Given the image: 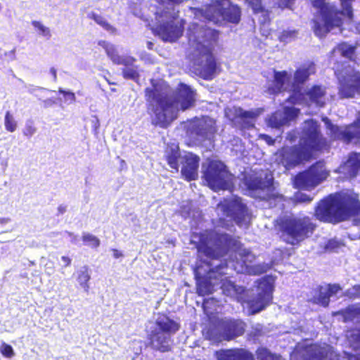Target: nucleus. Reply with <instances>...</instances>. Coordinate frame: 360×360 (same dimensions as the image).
Returning <instances> with one entry per match:
<instances>
[{"label": "nucleus", "mask_w": 360, "mask_h": 360, "mask_svg": "<svg viewBox=\"0 0 360 360\" xmlns=\"http://www.w3.org/2000/svg\"><path fill=\"white\" fill-rule=\"evenodd\" d=\"M329 148L328 142L321 131L316 121L309 120L302 130L299 143L283 146L276 153V160L286 169L310 161L316 152Z\"/></svg>", "instance_id": "1"}, {"label": "nucleus", "mask_w": 360, "mask_h": 360, "mask_svg": "<svg viewBox=\"0 0 360 360\" xmlns=\"http://www.w3.org/2000/svg\"><path fill=\"white\" fill-rule=\"evenodd\" d=\"M187 37L189 45L197 52L194 59L195 73L204 80L213 79L219 68L213 53L219 32L195 23L189 27Z\"/></svg>", "instance_id": "2"}, {"label": "nucleus", "mask_w": 360, "mask_h": 360, "mask_svg": "<svg viewBox=\"0 0 360 360\" xmlns=\"http://www.w3.org/2000/svg\"><path fill=\"white\" fill-rule=\"evenodd\" d=\"M360 215L359 194L354 191H337L320 200L314 216L320 221L336 224Z\"/></svg>", "instance_id": "3"}, {"label": "nucleus", "mask_w": 360, "mask_h": 360, "mask_svg": "<svg viewBox=\"0 0 360 360\" xmlns=\"http://www.w3.org/2000/svg\"><path fill=\"white\" fill-rule=\"evenodd\" d=\"M354 0H339L342 9L326 0H312L311 6L316 10L311 22L312 30L319 38L324 37L335 28L342 30L345 16L350 22L354 21Z\"/></svg>", "instance_id": "4"}, {"label": "nucleus", "mask_w": 360, "mask_h": 360, "mask_svg": "<svg viewBox=\"0 0 360 360\" xmlns=\"http://www.w3.org/2000/svg\"><path fill=\"white\" fill-rule=\"evenodd\" d=\"M316 225L308 216H281L274 222V229L280 239L288 245L300 246L312 236Z\"/></svg>", "instance_id": "5"}, {"label": "nucleus", "mask_w": 360, "mask_h": 360, "mask_svg": "<svg viewBox=\"0 0 360 360\" xmlns=\"http://www.w3.org/2000/svg\"><path fill=\"white\" fill-rule=\"evenodd\" d=\"M243 246L239 236L226 233L211 232L200 238L198 250L208 258L218 259L229 251L239 252Z\"/></svg>", "instance_id": "6"}, {"label": "nucleus", "mask_w": 360, "mask_h": 360, "mask_svg": "<svg viewBox=\"0 0 360 360\" xmlns=\"http://www.w3.org/2000/svg\"><path fill=\"white\" fill-rule=\"evenodd\" d=\"M202 178L214 191L228 190L233 186L234 176L220 160H210L205 167Z\"/></svg>", "instance_id": "7"}, {"label": "nucleus", "mask_w": 360, "mask_h": 360, "mask_svg": "<svg viewBox=\"0 0 360 360\" xmlns=\"http://www.w3.org/2000/svg\"><path fill=\"white\" fill-rule=\"evenodd\" d=\"M203 16L214 23L223 20L233 24H238L241 19V8L238 5L233 4L229 0H215L206 7Z\"/></svg>", "instance_id": "8"}, {"label": "nucleus", "mask_w": 360, "mask_h": 360, "mask_svg": "<svg viewBox=\"0 0 360 360\" xmlns=\"http://www.w3.org/2000/svg\"><path fill=\"white\" fill-rule=\"evenodd\" d=\"M325 123L332 141H338L345 145H360V111L352 122L344 126L334 124L328 118H326Z\"/></svg>", "instance_id": "9"}, {"label": "nucleus", "mask_w": 360, "mask_h": 360, "mask_svg": "<svg viewBox=\"0 0 360 360\" xmlns=\"http://www.w3.org/2000/svg\"><path fill=\"white\" fill-rule=\"evenodd\" d=\"M329 176L323 164L316 162L307 169L297 173L292 179L293 187L297 189L311 190Z\"/></svg>", "instance_id": "10"}, {"label": "nucleus", "mask_w": 360, "mask_h": 360, "mask_svg": "<svg viewBox=\"0 0 360 360\" xmlns=\"http://www.w3.org/2000/svg\"><path fill=\"white\" fill-rule=\"evenodd\" d=\"M186 135L195 140L205 141L214 138L217 131L216 120L205 115L194 117L186 122Z\"/></svg>", "instance_id": "11"}, {"label": "nucleus", "mask_w": 360, "mask_h": 360, "mask_svg": "<svg viewBox=\"0 0 360 360\" xmlns=\"http://www.w3.org/2000/svg\"><path fill=\"white\" fill-rule=\"evenodd\" d=\"M158 106L152 109L151 124L162 129L167 128L177 117L175 101L168 96H163L157 100Z\"/></svg>", "instance_id": "12"}, {"label": "nucleus", "mask_w": 360, "mask_h": 360, "mask_svg": "<svg viewBox=\"0 0 360 360\" xmlns=\"http://www.w3.org/2000/svg\"><path fill=\"white\" fill-rule=\"evenodd\" d=\"M177 17L178 15L175 13L172 20L158 25L153 30V34L165 42H176L182 37L184 31V20L176 21Z\"/></svg>", "instance_id": "13"}, {"label": "nucleus", "mask_w": 360, "mask_h": 360, "mask_svg": "<svg viewBox=\"0 0 360 360\" xmlns=\"http://www.w3.org/2000/svg\"><path fill=\"white\" fill-rule=\"evenodd\" d=\"M339 94L342 98L360 96V71L355 68L347 70L339 79Z\"/></svg>", "instance_id": "14"}, {"label": "nucleus", "mask_w": 360, "mask_h": 360, "mask_svg": "<svg viewBox=\"0 0 360 360\" xmlns=\"http://www.w3.org/2000/svg\"><path fill=\"white\" fill-rule=\"evenodd\" d=\"M243 183L250 193L270 191L274 188L273 177L267 174L263 175L255 172L245 174L243 178Z\"/></svg>", "instance_id": "15"}, {"label": "nucleus", "mask_w": 360, "mask_h": 360, "mask_svg": "<svg viewBox=\"0 0 360 360\" xmlns=\"http://www.w3.org/2000/svg\"><path fill=\"white\" fill-rule=\"evenodd\" d=\"M223 213L229 217H231L236 224L241 226L245 221L248 214V207L242 202L240 198H234L229 200H225L220 204Z\"/></svg>", "instance_id": "16"}, {"label": "nucleus", "mask_w": 360, "mask_h": 360, "mask_svg": "<svg viewBox=\"0 0 360 360\" xmlns=\"http://www.w3.org/2000/svg\"><path fill=\"white\" fill-rule=\"evenodd\" d=\"M314 69L311 65H303L295 71L292 84V94L288 99L290 102L295 104L303 98L301 86L309 79L311 75L314 73Z\"/></svg>", "instance_id": "17"}, {"label": "nucleus", "mask_w": 360, "mask_h": 360, "mask_svg": "<svg viewBox=\"0 0 360 360\" xmlns=\"http://www.w3.org/2000/svg\"><path fill=\"white\" fill-rule=\"evenodd\" d=\"M261 291L248 302L250 314H255L266 309L272 302V288L268 283L261 282Z\"/></svg>", "instance_id": "18"}, {"label": "nucleus", "mask_w": 360, "mask_h": 360, "mask_svg": "<svg viewBox=\"0 0 360 360\" xmlns=\"http://www.w3.org/2000/svg\"><path fill=\"white\" fill-rule=\"evenodd\" d=\"M304 351L303 360H335L337 354L331 346L325 343L310 344Z\"/></svg>", "instance_id": "19"}, {"label": "nucleus", "mask_w": 360, "mask_h": 360, "mask_svg": "<svg viewBox=\"0 0 360 360\" xmlns=\"http://www.w3.org/2000/svg\"><path fill=\"white\" fill-rule=\"evenodd\" d=\"M246 323L241 319H225L219 322V327L223 338L230 341L245 333Z\"/></svg>", "instance_id": "20"}, {"label": "nucleus", "mask_w": 360, "mask_h": 360, "mask_svg": "<svg viewBox=\"0 0 360 360\" xmlns=\"http://www.w3.org/2000/svg\"><path fill=\"white\" fill-rule=\"evenodd\" d=\"M258 114L252 110H244L242 108H235L231 122L237 125L241 130L249 129L255 127V120Z\"/></svg>", "instance_id": "21"}, {"label": "nucleus", "mask_w": 360, "mask_h": 360, "mask_svg": "<svg viewBox=\"0 0 360 360\" xmlns=\"http://www.w3.org/2000/svg\"><path fill=\"white\" fill-rule=\"evenodd\" d=\"M200 158L193 153L186 154L183 157L181 174L187 181L198 179Z\"/></svg>", "instance_id": "22"}, {"label": "nucleus", "mask_w": 360, "mask_h": 360, "mask_svg": "<svg viewBox=\"0 0 360 360\" xmlns=\"http://www.w3.org/2000/svg\"><path fill=\"white\" fill-rule=\"evenodd\" d=\"M176 96L177 101L180 103V109L182 111L186 110L195 105V92L184 83L181 82L178 84Z\"/></svg>", "instance_id": "23"}, {"label": "nucleus", "mask_w": 360, "mask_h": 360, "mask_svg": "<svg viewBox=\"0 0 360 360\" xmlns=\"http://www.w3.org/2000/svg\"><path fill=\"white\" fill-rule=\"evenodd\" d=\"M340 169L348 179L356 177L360 171V153L355 151L349 153L347 160L340 165Z\"/></svg>", "instance_id": "24"}, {"label": "nucleus", "mask_w": 360, "mask_h": 360, "mask_svg": "<svg viewBox=\"0 0 360 360\" xmlns=\"http://www.w3.org/2000/svg\"><path fill=\"white\" fill-rule=\"evenodd\" d=\"M148 345L156 351L167 352L172 350L171 338L158 330H153L148 336Z\"/></svg>", "instance_id": "25"}, {"label": "nucleus", "mask_w": 360, "mask_h": 360, "mask_svg": "<svg viewBox=\"0 0 360 360\" xmlns=\"http://www.w3.org/2000/svg\"><path fill=\"white\" fill-rule=\"evenodd\" d=\"M216 355L218 360H255L253 354L243 348L220 349Z\"/></svg>", "instance_id": "26"}, {"label": "nucleus", "mask_w": 360, "mask_h": 360, "mask_svg": "<svg viewBox=\"0 0 360 360\" xmlns=\"http://www.w3.org/2000/svg\"><path fill=\"white\" fill-rule=\"evenodd\" d=\"M306 96L308 101L316 106L322 108L326 105V89L322 85L314 84L307 89L303 97Z\"/></svg>", "instance_id": "27"}, {"label": "nucleus", "mask_w": 360, "mask_h": 360, "mask_svg": "<svg viewBox=\"0 0 360 360\" xmlns=\"http://www.w3.org/2000/svg\"><path fill=\"white\" fill-rule=\"evenodd\" d=\"M289 79L286 70L274 71V77L271 84L267 87V92L271 95H278L285 90V84Z\"/></svg>", "instance_id": "28"}, {"label": "nucleus", "mask_w": 360, "mask_h": 360, "mask_svg": "<svg viewBox=\"0 0 360 360\" xmlns=\"http://www.w3.org/2000/svg\"><path fill=\"white\" fill-rule=\"evenodd\" d=\"M238 253L241 260V269L240 271L253 275H257L260 273L258 271V266L252 265L255 259V256L249 250L242 248Z\"/></svg>", "instance_id": "29"}, {"label": "nucleus", "mask_w": 360, "mask_h": 360, "mask_svg": "<svg viewBox=\"0 0 360 360\" xmlns=\"http://www.w3.org/2000/svg\"><path fill=\"white\" fill-rule=\"evenodd\" d=\"M333 316H341L345 323L354 321H360V305L350 304L344 309L333 312Z\"/></svg>", "instance_id": "30"}, {"label": "nucleus", "mask_w": 360, "mask_h": 360, "mask_svg": "<svg viewBox=\"0 0 360 360\" xmlns=\"http://www.w3.org/2000/svg\"><path fill=\"white\" fill-rule=\"evenodd\" d=\"M358 46L359 44L357 42L355 44H349L346 41H342L335 46L333 51H338L342 57L347 58L352 62L356 63L357 55L356 51Z\"/></svg>", "instance_id": "31"}, {"label": "nucleus", "mask_w": 360, "mask_h": 360, "mask_svg": "<svg viewBox=\"0 0 360 360\" xmlns=\"http://www.w3.org/2000/svg\"><path fill=\"white\" fill-rule=\"evenodd\" d=\"M168 165L176 172L179 171V161L181 158V153L179 147L167 148L165 155Z\"/></svg>", "instance_id": "32"}, {"label": "nucleus", "mask_w": 360, "mask_h": 360, "mask_svg": "<svg viewBox=\"0 0 360 360\" xmlns=\"http://www.w3.org/2000/svg\"><path fill=\"white\" fill-rule=\"evenodd\" d=\"M156 325L160 329L159 331L162 333L174 334L180 328L179 323L169 317H166L165 320L157 321Z\"/></svg>", "instance_id": "33"}, {"label": "nucleus", "mask_w": 360, "mask_h": 360, "mask_svg": "<svg viewBox=\"0 0 360 360\" xmlns=\"http://www.w3.org/2000/svg\"><path fill=\"white\" fill-rule=\"evenodd\" d=\"M214 286L207 278H198L196 283V292L200 296H205L212 294Z\"/></svg>", "instance_id": "34"}, {"label": "nucleus", "mask_w": 360, "mask_h": 360, "mask_svg": "<svg viewBox=\"0 0 360 360\" xmlns=\"http://www.w3.org/2000/svg\"><path fill=\"white\" fill-rule=\"evenodd\" d=\"M90 278L91 276L89 272V268L87 266H83L77 274V281L86 292H89V281Z\"/></svg>", "instance_id": "35"}, {"label": "nucleus", "mask_w": 360, "mask_h": 360, "mask_svg": "<svg viewBox=\"0 0 360 360\" xmlns=\"http://www.w3.org/2000/svg\"><path fill=\"white\" fill-rule=\"evenodd\" d=\"M286 118L280 112H275L271 115L268 120V125L272 128L278 129L285 124Z\"/></svg>", "instance_id": "36"}, {"label": "nucleus", "mask_w": 360, "mask_h": 360, "mask_svg": "<svg viewBox=\"0 0 360 360\" xmlns=\"http://www.w3.org/2000/svg\"><path fill=\"white\" fill-rule=\"evenodd\" d=\"M330 302V297L326 290H323L322 286L318 288V293L314 297V302L322 306L323 307H328Z\"/></svg>", "instance_id": "37"}, {"label": "nucleus", "mask_w": 360, "mask_h": 360, "mask_svg": "<svg viewBox=\"0 0 360 360\" xmlns=\"http://www.w3.org/2000/svg\"><path fill=\"white\" fill-rule=\"evenodd\" d=\"M98 44L105 49L108 56L112 60L113 63H115V61L119 57V54L115 47L104 40L99 41Z\"/></svg>", "instance_id": "38"}, {"label": "nucleus", "mask_w": 360, "mask_h": 360, "mask_svg": "<svg viewBox=\"0 0 360 360\" xmlns=\"http://www.w3.org/2000/svg\"><path fill=\"white\" fill-rule=\"evenodd\" d=\"M256 355L258 360H279L276 355L264 347L258 348Z\"/></svg>", "instance_id": "39"}, {"label": "nucleus", "mask_w": 360, "mask_h": 360, "mask_svg": "<svg viewBox=\"0 0 360 360\" xmlns=\"http://www.w3.org/2000/svg\"><path fill=\"white\" fill-rule=\"evenodd\" d=\"M248 8L252 10L253 13L257 14L264 11V6L262 0H243Z\"/></svg>", "instance_id": "40"}, {"label": "nucleus", "mask_w": 360, "mask_h": 360, "mask_svg": "<svg viewBox=\"0 0 360 360\" xmlns=\"http://www.w3.org/2000/svg\"><path fill=\"white\" fill-rule=\"evenodd\" d=\"M89 18L94 20L105 30L111 31L113 30V27L98 14L92 12L89 15Z\"/></svg>", "instance_id": "41"}, {"label": "nucleus", "mask_w": 360, "mask_h": 360, "mask_svg": "<svg viewBox=\"0 0 360 360\" xmlns=\"http://www.w3.org/2000/svg\"><path fill=\"white\" fill-rule=\"evenodd\" d=\"M4 126L7 131L13 132L17 129V122L9 111H7L4 117Z\"/></svg>", "instance_id": "42"}, {"label": "nucleus", "mask_w": 360, "mask_h": 360, "mask_svg": "<svg viewBox=\"0 0 360 360\" xmlns=\"http://www.w3.org/2000/svg\"><path fill=\"white\" fill-rule=\"evenodd\" d=\"M82 240L85 244L93 248H97L101 244L100 240L96 236L87 233H83Z\"/></svg>", "instance_id": "43"}, {"label": "nucleus", "mask_w": 360, "mask_h": 360, "mask_svg": "<svg viewBox=\"0 0 360 360\" xmlns=\"http://www.w3.org/2000/svg\"><path fill=\"white\" fill-rule=\"evenodd\" d=\"M292 200L295 205L300 203H309L313 200V197H311L306 193L297 191L295 193Z\"/></svg>", "instance_id": "44"}, {"label": "nucleus", "mask_w": 360, "mask_h": 360, "mask_svg": "<svg viewBox=\"0 0 360 360\" xmlns=\"http://www.w3.org/2000/svg\"><path fill=\"white\" fill-rule=\"evenodd\" d=\"M349 341L354 349L360 348V328L352 330Z\"/></svg>", "instance_id": "45"}, {"label": "nucleus", "mask_w": 360, "mask_h": 360, "mask_svg": "<svg viewBox=\"0 0 360 360\" xmlns=\"http://www.w3.org/2000/svg\"><path fill=\"white\" fill-rule=\"evenodd\" d=\"M31 23L33 27L39 31L41 35L48 39L51 38V34L49 27L44 26L41 22L37 20H33Z\"/></svg>", "instance_id": "46"}, {"label": "nucleus", "mask_w": 360, "mask_h": 360, "mask_svg": "<svg viewBox=\"0 0 360 360\" xmlns=\"http://www.w3.org/2000/svg\"><path fill=\"white\" fill-rule=\"evenodd\" d=\"M122 74L124 79L134 81H138L140 77L139 72L134 68H124Z\"/></svg>", "instance_id": "47"}, {"label": "nucleus", "mask_w": 360, "mask_h": 360, "mask_svg": "<svg viewBox=\"0 0 360 360\" xmlns=\"http://www.w3.org/2000/svg\"><path fill=\"white\" fill-rule=\"evenodd\" d=\"M266 200L269 202H283L286 201V198L281 193H275L274 191H271V192L266 194Z\"/></svg>", "instance_id": "48"}, {"label": "nucleus", "mask_w": 360, "mask_h": 360, "mask_svg": "<svg viewBox=\"0 0 360 360\" xmlns=\"http://www.w3.org/2000/svg\"><path fill=\"white\" fill-rule=\"evenodd\" d=\"M159 93L157 89L148 87L145 89V96L147 101L151 102L156 101L160 97L158 96ZM162 96H161L162 98Z\"/></svg>", "instance_id": "49"}, {"label": "nucleus", "mask_w": 360, "mask_h": 360, "mask_svg": "<svg viewBox=\"0 0 360 360\" xmlns=\"http://www.w3.org/2000/svg\"><path fill=\"white\" fill-rule=\"evenodd\" d=\"M345 294L351 300L360 298V284L353 285L351 288L347 290Z\"/></svg>", "instance_id": "50"}, {"label": "nucleus", "mask_w": 360, "mask_h": 360, "mask_svg": "<svg viewBox=\"0 0 360 360\" xmlns=\"http://www.w3.org/2000/svg\"><path fill=\"white\" fill-rule=\"evenodd\" d=\"M37 129L32 121H27L25 124V128L22 130V134L27 138L32 137L36 132Z\"/></svg>", "instance_id": "51"}, {"label": "nucleus", "mask_w": 360, "mask_h": 360, "mask_svg": "<svg viewBox=\"0 0 360 360\" xmlns=\"http://www.w3.org/2000/svg\"><path fill=\"white\" fill-rule=\"evenodd\" d=\"M342 290V288L338 283H329L326 285V292L328 293V295L330 297L335 295L338 292Z\"/></svg>", "instance_id": "52"}, {"label": "nucleus", "mask_w": 360, "mask_h": 360, "mask_svg": "<svg viewBox=\"0 0 360 360\" xmlns=\"http://www.w3.org/2000/svg\"><path fill=\"white\" fill-rule=\"evenodd\" d=\"M1 352L3 356L7 358H11L15 354L13 347L10 345L6 343L2 344Z\"/></svg>", "instance_id": "53"}, {"label": "nucleus", "mask_w": 360, "mask_h": 360, "mask_svg": "<svg viewBox=\"0 0 360 360\" xmlns=\"http://www.w3.org/2000/svg\"><path fill=\"white\" fill-rule=\"evenodd\" d=\"M221 288L228 295L236 291V286L231 281H225L222 283Z\"/></svg>", "instance_id": "54"}, {"label": "nucleus", "mask_w": 360, "mask_h": 360, "mask_svg": "<svg viewBox=\"0 0 360 360\" xmlns=\"http://www.w3.org/2000/svg\"><path fill=\"white\" fill-rule=\"evenodd\" d=\"M295 31L283 30L279 35L278 39L280 41L287 42L288 39L293 38L295 36Z\"/></svg>", "instance_id": "55"}, {"label": "nucleus", "mask_w": 360, "mask_h": 360, "mask_svg": "<svg viewBox=\"0 0 360 360\" xmlns=\"http://www.w3.org/2000/svg\"><path fill=\"white\" fill-rule=\"evenodd\" d=\"M58 93L62 94L65 101H68L70 103H74L76 101L75 95L73 92L70 91H65L60 88Z\"/></svg>", "instance_id": "56"}, {"label": "nucleus", "mask_w": 360, "mask_h": 360, "mask_svg": "<svg viewBox=\"0 0 360 360\" xmlns=\"http://www.w3.org/2000/svg\"><path fill=\"white\" fill-rule=\"evenodd\" d=\"M335 360H360V354L345 353L344 356L336 354Z\"/></svg>", "instance_id": "57"}, {"label": "nucleus", "mask_w": 360, "mask_h": 360, "mask_svg": "<svg viewBox=\"0 0 360 360\" xmlns=\"http://www.w3.org/2000/svg\"><path fill=\"white\" fill-rule=\"evenodd\" d=\"M134 61L135 59L132 57L122 58L120 56H119V57L117 58L114 63L117 65H131Z\"/></svg>", "instance_id": "58"}, {"label": "nucleus", "mask_w": 360, "mask_h": 360, "mask_svg": "<svg viewBox=\"0 0 360 360\" xmlns=\"http://www.w3.org/2000/svg\"><path fill=\"white\" fill-rule=\"evenodd\" d=\"M259 138L264 140L269 146L274 145L276 141L268 134H262L259 135Z\"/></svg>", "instance_id": "59"}, {"label": "nucleus", "mask_w": 360, "mask_h": 360, "mask_svg": "<svg viewBox=\"0 0 360 360\" xmlns=\"http://www.w3.org/2000/svg\"><path fill=\"white\" fill-rule=\"evenodd\" d=\"M160 4H180L184 2L185 0H155Z\"/></svg>", "instance_id": "60"}, {"label": "nucleus", "mask_w": 360, "mask_h": 360, "mask_svg": "<svg viewBox=\"0 0 360 360\" xmlns=\"http://www.w3.org/2000/svg\"><path fill=\"white\" fill-rule=\"evenodd\" d=\"M294 0H278L279 6L281 8H289Z\"/></svg>", "instance_id": "61"}, {"label": "nucleus", "mask_w": 360, "mask_h": 360, "mask_svg": "<svg viewBox=\"0 0 360 360\" xmlns=\"http://www.w3.org/2000/svg\"><path fill=\"white\" fill-rule=\"evenodd\" d=\"M61 259L63 262H65V266H69L71 264L72 260L68 256H62Z\"/></svg>", "instance_id": "62"}, {"label": "nucleus", "mask_w": 360, "mask_h": 360, "mask_svg": "<svg viewBox=\"0 0 360 360\" xmlns=\"http://www.w3.org/2000/svg\"><path fill=\"white\" fill-rule=\"evenodd\" d=\"M112 254H113V257L116 259H118L120 257H122L123 256V254L119 251L117 249H112Z\"/></svg>", "instance_id": "63"}, {"label": "nucleus", "mask_w": 360, "mask_h": 360, "mask_svg": "<svg viewBox=\"0 0 360 360\" xmlns=\"http://www.w3.org/2000/svg\"><path fill=\"white\" fill-rule=\"evenodd\" d=\"M297 136L294 132H288L287 134V139L290 142H294L296 139Z\"/></svg>", "instance_id": "64"}]
</instances>
